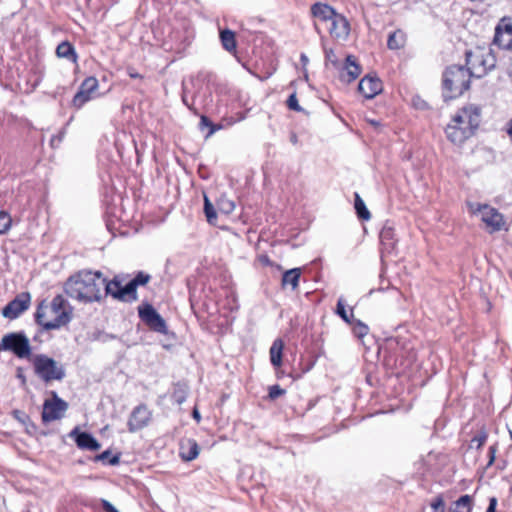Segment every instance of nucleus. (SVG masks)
Listing matches in <instances>:
<instances>
[{"instance_id":"nucleus-33","label":"nucleus","mask_w":512,"mask_h":512,"mask_svg":"<svg viewBox=\"0 0 512 512\" xmlns=\"http://www.w3.org/2000/svg\"><path fill=\"white\" fill-rule=\"evenodd\" d=\"M204 213L207 221L211 224L217 219L215 208L206 195H204Z\"/></svg>"},{"instance_id":"nucleus-17","label":"nucleus","mask_w":512,"mask_h":512,"mask_svg":"<svg viewBox=\"0 0 512 512\" xmlns=\"http://www.w3.org/2000/svg\"><path fill=\"white\" fill-rule=\"evenodd\" d=\"M359 92L367 99L374 98L382 90V83L377 77L365 76L358 85Z\"/></svg>"},{"instance_id":"nucleus-51","label":"nucleus","mask_w":512,"mask_h":512,"mask_svg":"<svg viewBox=\"0 0 512 512\" xmlns=\"http://www.w3.org/2000/svg\"><path fill=\"white\" fill-rule=\"evenodd\" d=\"M192 416H193V418H194L197 422H199V421L201 420V415H200L199 411H198L196 408L193 410V412H192Z\"/></svg>"},{"instance_id":"nucleus-12","label":"nucleus","mask_w":512,"mask_h":512,"mask_svg":"<svg viewBox=\"0 0 512 512\" xmlns=\"http://www.w3.org/2000/svg\"><path fill=\"white\" fill-rule=\"evenodd\" d=\"M323 28L326 29L333 38L341 40H346L350 32L349 22L339 13L335 14Z\"/></svg>"},{"instance_id":"nucleus-34","label":"nucleus","mask_w":512,"mask_h":512,"mask_svg":"<svg viewBox=\"0 0 512 512\" xmlns=\"http://www.w3.org/2000/svg\"><path fill=\"white\" fill-rule=\"evenodd\" d=\"M199 127L201 130H203L206 127L209 128V132L206 135V137H210L212 134H214L217 130L221 128V125L213 124L212 121L207 116L202 115L200 117Z\"/></svg>"},{"instance_id":"nucleus-15","label":"nucleus","mask_w":512,"mask_h":512,"mask_svg":"<svg viewBox=\"0 0 512 512\" xmlns=\"http://www.w3.org/2000/svg\"><path fill=\"white\" fill-rule=\"evenodd\" d=\"M481 213L482 221L492 229L499 231L504 225V219L501 213L489 205H479L477 209Z\"/></svg>"},{"instance_id":"nucleus-6","label":"nucleus","mask_w":512,"mask_h":512,"mask_svg":"<svg viewBox=\"0 0 512 512\" xmlns=\"http://www.w3.org/2000/svg\"><path fill=\"white\" fill-rule=\"evenodd\" d=\"M2 349L14 353L20 359H31V345L23 332H12L2 337Z\"/></svg>"},{"instance_id":"nucleus-61","label":"nucleus","mask_w":512,"mask_h":512,"mask_svg":"<svg viewBox=\"0 0 512 512\" xmlns=\"http://www.w3.org/2000/svg\"><path fill=\"white\" fill-rule=\"evenodd\" d=\"M2 349V343L0 344V350Z\"/></svg>"},{"instance_id":"nucleus-53","label":"nucleus","mask_w":512,"mask_h":512,"mask_svg":"<svg viewBox=\"0 0 512 512\" xmlns=\"http://www.w3.org/2000/svg\"><path fill=\"white\" fill-rule=\"evenodd\" d=\"M495 451H496V449H495V447H494V446H491V447L489 448V452H490V454H491L490 463L494 460V454H495Z\"/></svg>"},{"instance_id":"nucleus-22","label":"nucleus","mask_w":512,"mask_h":512,"mask_svg":"<svg viewBox=\"0 0 512 512\" xmlns=\"http://www.w3.org/2000/svg\"><path fill=\"white\" fill-rule=\"evenodd\" d=\"M301 276L300 268H293L285 271L282 275L281 285L283 288L290 286L294 291L299 286V280Z\"/></svg>"},{"instance_id":"nucleus-52","label":"nucleus","mask_w":512,"mask_h":512,"mask_svg":"<svg viewBox=\"0 0 512 512\" xmlns=\"http://www.w3.org/2000/svg\"><path fill=\"white\" fill-rule=\"evenodd\" d=\"M502 33H509L512 34V25H505L504 30H502Z\"/></svg>"},{"instance_id":"nucleus-39","label":"nucleus","mask_w":512,"mask_h":512,"mask_svg":"<svg viewBox=\"0 0 512 512\" xmlns=\"http://www.w3.org/2000/svg\"><path fill=\"white\" fill-rule=\"evenodd\" d=\"M150 275L144 273V272H138L137 275L131 280L132 283L135 284V287L137 288L140 285H145L149 282Z\"/></svg>"},{"instance_id":"nucleus-7","label":"nucleus","mask_w":512,"mask_h":512,"mask_svg":"<svg viewBox=\"0 0 512 512\" xmlns=\"http://www.w3.org/2000/svg\"><path fill=\"white\" fill-rule=\"evenodd\" d=\"M138 314L141 321L152 331L166 335L168 327L164 318L149 303L138 307Z\"/></svg>"},{"instance_id":"nucleus-32","label":"nucleus","mask_w":512,"mask_h":512,"mask_svg":"<svg viewBox=\"0 0 512 512\" xmlns=\"http://www.w3.org/2000/svg\"><path fill=\"white\" fill-rule=\"evenodd\" d=\"M218 209L224 214H230L235 209V203L226 196H221L217 201Z\"/></svg>"},{"instance_id":"nucleus-30","label":"nucleus","mask_w":512,"mask_h":512,"mask_svg":"<svg viewBox=\"0 0 512 512\" xmlns=\"http://www.w3.org/2000/svg\"><path fill=\"white\" fill-rule=\"evenodd\" d=\"M472 497L470 495H462L454 502L453 512H471Z\"/></svg>"},{"instance_id":"nucleus-56","label":"nucleus","mask_w":512,"mask_h":512,"mask_svg":"<svg viewBox=\"0 0 512 512\" xmlns=\"http://www.w3.org/2000/svg\"><path fill=\"white\" fill-rule=\"evenodd\" d=\"M507 428L512 439V419L507 423Z\"/></svg>"},{"instance_id":"nucleus-55","label":"nucleus","mask_w":512,"mask_h":512,"mask_svg":"<svg viewBox=\"0 0 512 512\" xmlns=\"http://www.w3.org/2000/svg\"><path fill=\"white\" fill-rule=\"evenodd\" d=\"M182 101L190 110H192V106L189 104L185 95L182 96Z\"/></svg>"},{"instance_id":"nucleus-16","label":"nucleus","mask_w":512,"mask_h":512,"mask_svg":"<svg viewBox=\"0 0 512 512\" xmlns=\"http://www.w3.org/2000/svg\"><path fill=\"white\" fill-rule=\"evenodd\" d=\"M361 67L353 55H347L345 63L340 69L339 79L344 83H351L361 74Z\"/></svg>"},{"instance_id":"nucleus-42","label":"nucleus","mask_w":512,"mask_h":512,"mask_svg":"<svg viewBox=\"0 0 512 512\" xmlns=\"http://www.w3.org/2000/svg\"><path fill=\"white\" fill-rule=\"evenodd\" d=\"M284 394H285V390L282 389L279 385H273L269 388V397L272 400H274Z\"/></svg>"},{"instance_id":"nucleus-20","label":"nucleus","mask_w":512,"mask_h":512,"mask_svg":"<svg viewBox=\"0 0 512 512\" xmlns=\"http://www.w3.org/2000/svg\"><path fill=\"white\" fill-rule=\"evenodd\" d=\"M199 455V446L194 439H186L180 443V456L184 461H192Z\"/></svg>"},{"instance_id":"nucleus-27","label":"nucleus","mask_w":512,"mask_h":512,"mask_svg":"<svg viewBox=\"0 0 512 512\" xmlns=\"http://www.w3.org/2000/svg\"><path fill=\"white\" fill-rule=\"evenodd\" d=\"M220 40L223 48L228 52L236 50L235 34L229 29L222 30L220 32Z\"/></svg>"},{"instance_id":"nucleus-35","label":"nucleus","mask_w":512,"mask_h":512,"mask_svg":"<svg viewBox=\"0 0 512 512\" xmlns=\"http://www.w3.org/2000/svg\"><path fill=\"white\" fill-rule=\"evenodd\" d=\"M12 226V218L6 211H0V235L7 233Z\"/></svg>"},{"instance_id":"nucleus-46","label":"nucleus","mask_w":512,"mask_h":512,"mask_svg":"<svg viewBox=\"0 0 512 512\" xmlns=\"http://www.w3.org/2000/svg\"><path fill=\"white\" fill-rule=\"evenodd\" d=\"M173 398H174L175 402L178 404H182L186 400V396H185L184 392H181V391H175L173 394Z\"/></svg>"},{"instance_id":"nucleus-57","label":"nucleus","mask_w":512,"mask_h":512,"mask_svg":"<svg viewBox=\"0 0 512 512\" xmlns=\"http://www.w3.org/2000/svg\"><path fill=\"white\" fill-rule=\"evenodd\" d=\"M327 59L333 64V65H336V61L333 60V56H331L330 54H327Z\"/></svg>"},{"instance_id":"nucleus-38","label":"nucleus","mask_w":512,"mask_h":512,"mask_svg":"<svg viewBox=\"0 0 512 512\" xmlns=\"http://www.w3.org/2000/svg\"><path fill=\"white\" fill-rule=\"evenodd\" d=\"M95 461H101V462H108L110 465H117L120 461L119 455H113L111 456V452L109 450H106L102 452L101 454H98L95 456Z\"/></svg>"},{"instance_id":"nucleus-2","label":"nucleus","mask_w":512,"mask_h":512,"mask_svg":"<svg viewBox=\"0 0 512 512\" xmlns=\"http://www.w3.org/2000/svg\"><path fill=\"white\" fill-rule=\"evenodd\" d=\"M62 295L55 296L51 303L41 301L35 312V322L44 330H54L71 321V311Z\"/></svg>"},{"instance_id":"nucleus-11","label":"nucleus","mask_w":512,"mask_h":512,"mask_svg":"<svg viewBox=\"0 0 512 512\" xmlns=\"http://www.w3.org/2000/svg\"><path fill=\"white\" fill-rule=\"evenodd\" d=\"M152 413L145 404L136 406L128 420V430L130 432H136L145 428L151 421Z\"/></svg>"},{"instance_id":"nucleus-26","label":"nucleus","mask_w":512,"mask_h":512,"mask_svg":"<svg viewBox=\"0 0 512 512\" xmlns=\"http://www.w3.org/2000/svg\"><path fill=\"white\" fill-rule=\"evenodd\" d=\"M494 44L502 49L509 50L512 47V34L502 33L501 28L498 26L495 30Z\"/></svg>"},{"instance_id":"nucleus-4","label":"nucleus","mask_w":512,"mask_h":512,"mask_svg":"<svg viewBox=\"0 0 512 512\" xmlns=\"http://www.w3.org/2000/svg\"><path fill=\"white\" fill-rule=\"evenodd\" d=\"M466 65L474 77H482L496 66V56L492 49L476 48L474 51H467Z\"/></svg>"},{"instance_id":"nucleus-48","label":"nucleus","mask_w":512,"mask_h":512,"mask_svg":"<svg viewBox=\"0 0 512 512\" xmlns=\"http://www.w3.org/2000/svg\"><path fill=\"white\" fill-rule=\"evenodd\" d=\"M496 507H497V499H496V497H491L489 499V505H488L486 512H496Z\"/></svg>"},{"instance_id":"nucleus-5","label":"nucleus","mask_w":512,"mask_h":512,"mask_svg":"<svg viewBox=\"0 0 512 512\" xmlns=\"http://www.w3.org/2000/svg\"><path fill=\"white\" fill-rule=\"evenodd\" d=\"M35 374L44 382L61 381L66 373L63 365L45 354H36L31 357Z\"/></svg>"},{"instance_id":"nucleus-54","label":"nucleus","mask_w":512,"mask_h":512,"mask_svg":"<svg viewBox=\"0 0 512 512\" xmlns=\"http://www.w3.org/2000/svg\"><path fill=\"white\" fill-rule=\"evenodd\" d=\"M300 60L303 63V65H306L308 63V57L304 53L301 54Z\"/></svg>"},{"instance_id":"nucleus-44","label":"nucleus","mask_w":512,"mask_h":512,"mask_svg":"<svg viewBox=\"0 0 512 512\" xmlns=\"http://www.w3.org/2000/svg\"><path fill=\"white\" fill-rule=\"evenodd\" d=\"M412 104L416 109L424 110L428 108L427 102L420 98L419 96L413 97Z\"/></svg>"},{"instance_id":"nucleus-9","label":"nucleus","mask_w":512,"mask_h":512,"mask_svg":"<svg viewBox=\"0 0 512 512\" xmlns=\"http://www.w3.org/2000/svg\"><path fill=\"white\" fill-rule=\"evenodd\" d=\"M481 121V110L476 105H469L463 107L455 116L454 123H457L459 127L469 128V137H471L474 131L478 128Z\"/></svg>"},{"instance_id":"nucleus-50","label":"nucleus","mask_w":512,"mask_h":512,"mask_svg":"<svg viewBox=\"0 0 512 512\" xmlns=\"http://www.w3.org/2000/svg\"><path fill=\"white\" fill-rule=\"evenodd\" d=\"M127 72H128V75L131 77V78H141V75L139 73H137L133 68H128L127 69Z\"/></svg>"},{"instance_id":"nucleus-36","label":"nucleus","mask_w":512,"mask_h":512,"mask_svg":"<svg viewBox=\"0 0 512 512\" xmlns=\"http://www.w3.org/2000/svg\"><path fill=\"white\" fill-rule=\"evenodd\" d=\"M353 326V332L356 337L359 339L366 336L369 332V328L366 324L361 322L360 320H352V323H350Z\"/></svg>"},{"instance_id":"nucleus-28","label":"nucleus","mask_w":512,"mask_h":512,"mask_svg":"<svg viewBox=\"0 0 512 512\" xmlns=\"http://www.w3.org/2000/svg\"><path fill=\"white\" fill-rule=\"evenodd\" d=\"M354 208L359 219L367 221L371 218L369 210L358 193H355Z\"/></svg>"},{"instance_id":"nucleus-8","label":"nucleus","mask_w":512,"mask_h":512,"mask_svg":"<svg viewBox=\"0 0 512 512\" xmlns=\"http://www.w3.org/2000/svg\"><path fill=\"white\" fill-rule=\"evenodd\" d=\"M52 399H46L43 403L41 418L43 423H50L64 417L68 409V403L58 397L57 393L52 391Z\"/></svg>"},{"instance_id":"nucleus-24","label":"nucleus","mask_w":512,"mask_h":512,"mask_svg":"<svg viewBox=\"0 0 512 512\" xmlns=\"http://www.w3.org/2000/svg\"><path fill=\"white\" fill-rule=\"evenodd\" d=\"M284 344L281 339H276L270 347V361L274 367H279L282 363V351Z\"/></svg>"},{"instance_id":"nucleus-1","label":"nucleus","mask_w":512,"mask_h":512,"mask_svg":"<svg viewBox=\"0 0 512 512\" xmlns=\"http://www.w3.org/2000/svg\"><path fill=\"white\" fill-rule=\"evenodd\" d=\"M104 285L105 278L101 272L80 271L67 279L64 291L81 303L99 302Z\"/></svg>"},{"instance_id":"nucleus-19","label":"nucleus","mask_w":512,"mask_h":512,"mask_svg":"<svg viewBox=\"0 0 512 512\" xmlns=\"http://www.w3.org/2000/svg\"><path fill=\"white\" fill-rule=\"evenodd\" d=\"M457 123H454V118L452 119L451 123L448 124L445 132L447 135V138L455 143V144H461L466 139L469 138V128L468 126L466 128H461L457 126Z\"/></svg>"},{"instance_id":"nucleus-29","label":"nucleus","mask_w":512,"mask_h":512,"mask_svg":"<svg viewBox=\"0 0 512 512\" xmlns=\"http://www.w3.org/2000/svg\"><path fill=\"white\" fill-rule=\"evenodd\" d=\"M137 298V288L134 283L129 281L125 286H121L120 301L133 302L136 301Z\"/></svg>"},{"instance_id":"nucleus-60","label":"nucleus","mask_w":512,"mask_h":512,"mask_svg":"<svg viewBox=\"0 0 512 512\" xmlns=\"http://www.w3.org/2000/svg\"><path fill=\"white\" fill-rule=\"evenodd\" d=\"M510 277H511V279H512V271L510 272Z\"/></svg>"},{"instance_id":"nucleus-25","label":"nucleus","mask_w":512,"mask_h":512,"mask_svg":"<svg viewBox=\"0 0 512 512\" xmlns=\"http://www.w3.org/2000/svg\"><path fill=\"white\" fill-rule=\"evenodd\" d=\"M406 42V35L401 30H396L388 37L387 45L391 50H398L404 47Z\"/></svg>"},{"instance_id":"nucleus-41","label":"nucleus","mask_w":512,"mask_h":512,"mask_svg":"<svg viewBox=\"0 0 512 512\" xmlns=\"http://www.w3.org/2000/svg\"><path fill=\"white\" fill-rule=\"evenodd\" d=\"M431 508L433 512H444L445 511V503L441 496L436 497L432 503Z\"/></svg>"},{"instance_id":"nucleus-37","label":"nucleus","mask_w":512,"mask_h":512,"mask_svg":"<svg viewBox=\"0 0 512 512\" xmlns=\"http://www.w3.org/2000/svg\"><path fill=\"white\" fill-rule=\"evenodd\" d=\"M336 314L338 316H340L345 322H347L349 324L352 323L351 317L353 316V313L351 312V314L348 315L346 308H345L344 299L342 297H340L338 299V302L336 305Z\"/></svg>"},{"instance_id":"nucleus-21","label":"nucleus","mask_w":512,"mask_h":512,"mask_svg":"<svg viewBox=\"0 0 512 512\" xmlns=\"http://www.w3.org/2000/svg\"><path fill=\"white\" fill-rule=\"evenodd\" d=\"M380 241L383 248L390 252L396 243L394 227L386 222L380 231Z\"/></svg>"},{"instance_id":"nucleus-43","label":"nucleus","mask_w":512,"mask_h":512,"mask_svg":"<svg viewBox=\"0 0 512 512\" xmlns=\"http://www.w3.org/2000/svg\"><path fill=\"white\" fill-rule=\"evenodd\" d=\"M287 106L289 109L294 111H301L302 108L298 104V99L296 97V94H291L287 100Z\"/></svg>"},{"instance_id":"nucleus-10","label":"nucleus","mask_w":512,"mask_h":512,"mask_svg":"<svg viewBox=\"0 0 512 512\" xmlns=\"http://www.w3.org/2000/svg\"><path fill=\"white\" fill-rule=\"evenodd\" d=\"M31 297L29 293H21L10 301L3 309L2 315L10 320L18 318L30 306Z\"/></svg>"},{"instance_id":"nucleus-31","label":"nucleus","mask_w":512,"mask_h":512,"mask_svg":"<svg viewBox=\"0 0 512 512\" xmlns=\"http://www.w3.org/2000/svg\"><path fill=\"white\" fill-rule=\"evenodd\" d=\"M104 290L106 295H111L114 299L121 298V283L117 279L107 282L105 279Z\"/></svg>"},{"instance_id":"nucleus-13","label":"nucleus","mask_w":512,"mask_h":512,"mask_svg":"<svg viewBox=\"0 0 512 512\" xmlns=\"http://www.w3.org/2000/svg\"><path fill=\"white\" fill-rule=\"evenodd\" d=\"M98 88V80L95 77L86 78L80 85L78 92L73 98V104L76 107H82L92 98V94Z\"/></svg>"},{"instance_id":"nucleus-18","label":"nucleus","mask_w":512,"mask_h":512,"mask_svg":"<svg viewBox=\"0 0 512 512\" xmlns=\"http://www.w3.org/2000/svg\"><path fill=\"white\" fill-rule=\"evenodd\" d=\"M70 437L74 438L80 449L97 451L100 449V443L88 432H80L76 427L70 432Z\"/></svg>"},{"instance_id":"nucleus-14","label":"nucleus","mask_w":512,"mask_h":512,"mask_svg":"<svg viewBox=\"0 0 512 512\" xmlns=\"http://www.w3.org/2000/svg\"><path fill=\"white\" fill-rule=\"evenodd\" d=\"M311 13L316 19L314 25L318 32L337 14L331 6L320 2L312 5Z\"/></svg>"},{"instance_id":"nucleus-47","label":"nucleus","mask_w":512,"mask_h":512,"mask_svg":"<svg viewBox=\"0 0 512 512\" xmlns=\"http://www.w3.org/2000/svg\"><path fill=\"white\" fill-rule=\"evenodd\" d=\"M103 509L106 512H119L109 501L102 500Z\"/></svg>"},{"instance_id":"nucleus-59","label":"nucleus","mask_w":512,"mask_h":512,"mask_svg":"<svg viewBox=\"0 0 512 512\" xmlns=\"http://www.w3.org/2000/svg\"><path fill=\"white\" fill-rule=\"evenodd\" d=\"M290 140H291V142H292L293 144L297 143V136H296V134H292V135H291V139H290Z\"/></svg>"},{"instance_id":"nucleus-3","label":"nucleus","mask_w":512,"mask_h":512,"mask_svg":"<svg viewBox=\"0 0 512 512\" xmlns=\"http://www.w3.org/2000/svg\"><path fill=\"white\" fill-rule=\"evenodd\" d=\"M471 72L465 66L452 65L443 73L442 87L445 101L461 96L470 88Z\"/></svg>"},{"instance_id":"nucleus-49","label":"nucleus","mask_w":512,"mask_h":512,"mask_svg":"<svg viewBox=\"0 0 512 512\" xmlns=\"http://www.w3.org/2000/svg\"><path fill=\"white\" fill-rule=\"evenodd\" d=\"M16 377L21 380L22 384L26 383V378L23 373V369L21 367L17 368Z\"/></svg>"},{"instance_id":"nucleus-40","label":"nucleus","mask_w":512,"mask_h":512,"mask_svg":"<svg viewBox=\"0 0 512 512\" xmlns=\"http://www.w3.org/2000/svg\"><path fill=\"white\" fill-rule=\"evenodd\" d=\"M487 433L485 430H481L478 432L477 435H475L472 440H471V443L472 444H476V447L477 448H480L484 443L485 441L487 440Z\"/></svg>"},{"instance_id":"nucleus-45","label":"nucleus","mask_w":512,"mask_h":512,"mask_svg":"<svg viewBox=\"0 0 512 512\" xmlns=\"http://www.w3.org/2000/svg\"><path fill=\"white\" fill-rule=\"evenodd\" d=\"M13 416L15 419H17L18 421H20L22 423H26V421L29 420L28 415H26L24 412H22L20 410H14Z\"/></svg>"},{"instance_id":"nucleus-23","label":"nucleus","mask_w":512,"mask_h":512,"mask_svg":"<svg viewBox=\"0 0 512 512\" xmlns=\"http://www.w3.org/2000/svg\"><path fill=\"white\" fill-rule=\"evenodd\" d=\"M56 55L59 58H64V59L70 60L72 62H76V60H77V55H76L74 47L72 46L71 43H69L67 41L61 42L57 46Z\"/></svg>"},{"instance_id":"nucleus-58","label":"nucleus","mask_w":512,"mask_h":512,"mask_svg":"<svg viewBox=\"0 0 512 512\" xmlns=\"http://www.w3.org/2000/svg\"><path fill=\"white\" fill-rule=\"evenodd\" d=\"M327 59L333 64V65H336V61L333 60V56H331L330 54H327Z\"/></svg>"}]
</instances>
